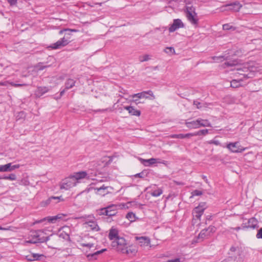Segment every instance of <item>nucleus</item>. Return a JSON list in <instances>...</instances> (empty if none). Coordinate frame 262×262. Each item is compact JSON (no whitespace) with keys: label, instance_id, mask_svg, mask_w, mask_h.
I'll return each mask as SVG.
<instances>
[{"label":"nucleus","instance_id":"nucleus-49","mask_svg":"<svg viewBox=\"0 0 262 262\" xmlns=\"http://www.w3.org/2000/svg\"><path fill=\"white\" fill-rule=\"evenodd\" d=\"M71 31V32H77L76 30L75 29H65L63 30H61L59 32V34H62L64 31Z\"/></svg>","mask_w":262,"mask_h":262},{"label":"nucleus","instance_id":"nucleus-36","mask_svg":"<svg viewBox=\"0 0 262 262\" xmlns=\"http://www.w3.org/2000/svg\"><path fill=\"white\" fill-rule=\"evenodd\" d=\"M208 133H209V130L207 129H205L200 130L198 132H195V136H201V135L205 136V135L208 134Z\"/></svg>","mask_w":262,"mask_h":262},{"label":"nucleus","instance_id":"nucleus-44","mask_svg":"<svg viewBox=\"0 0 262 262\" xmlns=\"http://www.w3.org/2000/svg\"><path fill=\"white\" fill-rule=\"evenodd\" d=\"M207 143L209 144H214L215 145H220V142L219 140H216L215 139L211 140L210 141H207Z\"/></svg>","mask_w":262,"mask_h":262},{"label":"nucleus","instance_id":"nucleus-38","mask_svg":"<svg viewBox=\"0 0 262 262\" xmlns=\"http://www.w3.org/2000/svg\"><path fill=\"white\" fill-rule=\"evenodd\" d=\"M164 51L169 54H174L175 53L174 49L173 47H167L164 49Z\"/></svg>","mask_w":262,"mask_h":262},{"label":"nucleus","instance_id":"nucleus-46","mask_svg":"<svg viewBox=\"0 0 262 262\" xmlns=\"http://www.w3.org/2000/svg\"><path fill=\"white\" fill-rule=\"evenodd\" d=\"M203 194L202 192L199 190H195L192 192L193 196H199Z\"/></svg>","mask_w":262,"mask_h":262},{"label":"nucleus","instance_id":"nucleus-64","mask_svg":"<svg viewBox=\"0 0 262 262\" xmlns=\"http://www.w3.org/2000/svg\"><path fill=\"white\" fill-rule=\"evenodd\" d=\"M177 183L178 184H179V185L181 184V183Z\"/></svg>","mask_w":262,"mask_h":262},{"label":"nucleus","instance_id":"nucleus-9","mask_svg":"<svg viewBox=\"0 0 262 262\" xmlns=\"http://www.w3.org/2000/svg\"><path fill=\"white\" fill-rule=\"evenodd\" d=\"M242 229H256L258 227V221L255 217H251L249 219L247 222L243 223L242 225Z\"/></svg>","mask_w":262,"mask_h":262},{"label":"nucleus","instance_id":"nucleus-32","mask_svg":"<svg viewBox=\"0 0 262 262\" xmlns=\"http://www.w3.org/2000/svg\"><path fill=\"white\" fill-rule=\"evenodd\" d=\"M199 121H200V127H211V124L209 122V121L207 119H203L202 118H199Z\"/></svg>","mask_w":262,"mask_h":262},{"label":"nucleus","instance_id":"nucleus-54","mask_svg":"<svg viewBox=\"0 0 262 262\" xmlns=\"http://www.w3.org/2000/svg\"><path fill=\"white\" fill-rule=\"evenodd\" d=\"M10 6H15L17 4V0H7Z\"/></svg>","mask_w":262,"mask_h":262},{"label":"nucleus","instance_id":"nucleus-33","mask_svg":"<svg viewBox=\"0 0 262 262\" xmlns=\"http://www.w3.org/2000/svg\"><path fill=\"white\" fill-rule=\"evenodd\" d=\"M61 196H51L49 198L47 201L45 202H42L43 206L47 205L49 204H50L51 202H53V201L54 200H57V202H59L60 200H61Z\"/></svg>","mask_w":262,"mask_h":262},{"label":"nucleus","instance_id":"nucleus-15","mask_svg":"<svg viewBox=\"0 0 262 262\" xmlns=\"http://www.w3.org/2000/svg\"><path fill=\"white\" fill-rule=\"evenodd\" d=\"M19 167V164L12 165V163H9L5 165H0V172H10Z\"/></svg>","mask_w":262,"mask_h":262},{"label":"nucleus","instance_id":"nucleus-1","mask_svg":"<svg viewBox=\"0 0 262 262\" xmlns=\"http://www.w3.org/2000/svg\"><path fill=\"white\" fill-rule=\"evenodd\" d=\"M45 230H38L31 231L29 235V239L24 241V245L27 244H36L38 243L47 242L51 240V242L48 244L50 248L55 249L57 245L58 241L60 240L59 237L56 235L51 234L50 236H46Z\"/></svg>","mask_w":262,"mask_h":262},{"label":"nucleus","instance_id":"nucleus-5","mask_svg":"<svg viewBox=\"0 0 262 262\" xmlns=\"http://www.w3.org/2000/svg\"><path fill=\"white\" fill-rule=\"evenodd\" d=\"M185 15L187 20L193 25H198L199 18L195 8L192 6H187L185 10Z\"/></svg>","mask_w":262,"mask_h":262},{"label":"nucleus","instance_id":"nucleus-22","mask_svg":"<svg viewBox=\"0 0 262 262\" xmlns=\"http://www.w3.org/2000/svg\"><path fill=\"white\" fill-rule=\"evenodd\" d=\"M108 237L110 240L114 241L120 238L118 236V231L115 228H112L109 231Z\"/></svg>","mask_w":262,"mask_h":262},{"label":"nucleus","instance_id":"nucleus-62","mask_svg":"<svg viewBox=\"0 0 262 262\" xmlns=\"http://www.w3.org/2000/svg\"><path fill=\"white\" fill-rule=\"evenodd\" d=\"M108 110V108H106V109H105V110H99V111L104 112V111H107Z\"/></svg>","mask_w":262,"mask_h":262},{"label":"nucleus","instance_id":"nucleus-16","mask_svg":"<svg viewBox=\"0 0 262 262\" xmlns=\"http://www.w3.org/2000/svg\"><path fill=\"white\" fill-rule=\"evenodd\" d=\"M66 215L63 214H58L57 215L54 216H49L45 217L40 220L36 221V223H42L45 221H48L49 223H55L57 220L62 219L63 216Z\"/></svg>","mask_w":262,"mask_h":262},{"label":"nucleus","instance_id":"nucleus-61","mask_svg":"<svg viewBox=\"0 0 262 262\" xmlns=\"http://www.w3.org/2000/svg\"><path fill=\"white\" fill-rule=\"evenodd\" d=\"M158 66H156L153 68V69L155 70H156L158 69Z\"/></svg>","mask_w":262,"mask_h":262},{"label":"nucleus","instance_id":"nucleus-23","mask_svg":"<svg viewBox=\"0 0 262 262\" xmlns=\"http://www.w3.org/2000/svg\"><path fill=\"white\" fill-rule=\"evenodd\" d=\"M49 91L48 88L46 86H39L38 87L37 90L35 92V95L36 97H40Z\"/></svg>","mask_w":262,"mask_h":262},{"label":"nucleus","instance_id":"nucleus-37","mask_svg":"<svg viewBox=\"0 0 262 262\" xmlns=\"http://www.w3.org/2000/svg\"><path fill=\"white\" fill-rule=\"evenodd\" d=\"M1 179L14 181L16 179V176L15 174L11 173V174H9L8 176H5L4 177H1Z\"/></svg>","mask_w":262,"mask_h":262},{"label":"nucleus","instance_id":"nucleus-11","mask_svg":"<svg viewBox=\"0 0 262 262\" xmlns=\"http://www.w3.org/2000/svg\"><path fill=\"white\" fill-rule=\"evenodd\" d=\"M227 148L231 152L235 153L242 152L245 150V148L239 145L238 142L228 144L227 145Z\"/></svg>","mask_w":262,"mask_h":262},{"label":"nucleus","instance_id":"nucleus-28","mask_svg":"<svg viewBox=\"0 0 262 262\" xmlns=\"http://www.w3.org/2000/svg\"><path fill=\"white\" fill-rule=\"evenodd\" d=\"M139 241V244L141 246H147L150 244V241L148 238L145 237H137Z\"/></svg>","mask_w":262,"mask_h":262},{"label":"nucleus","instance_id":"nucleus-40","mask_svg":"<svg viewBox=\"0 0 262 262\" xmlns=\"http://www.w3.org/2000/svg\"><path fill=\"white\" fill-rule=\"evenodd\" d=\"M149 59V56L147 54H145L142 56L139 57V60L140 62L148 61Z\"/></svg>","mask_w":262,"mask_h":262},{"label":"nucleus","instance_id":"nucleus-45","mask_svg":"<svg viewBox=\"0 0 262 262\" xmlns=\"http://www.w3.org/2000/svg\"><path fill=\"white\" fill-rule=\"evenodd\" d=\"M170 137L172 138L184 139V136H183V134H173V135H171Z\"/></svg>","mask_w":262,"mask_h":262},{"label":"nucleus","instance_id":"nucleus-43","mask_svg":"<svg viewBox=\"0 0 262 262\" xmlns=\"http://www.w3.org/2000/svg\"><path fill=\"white\" fill-rule=\"evenodd\" d=\"M19 184L24 186H28L30 184V182L27 179L24 178L21 179V180L19 182Z\"/></svg>","mask_w":262,"mask_h":262},{"label":"nucleus","instance_id":"nucleus-60","mask_svg":"<svg viewBox=\"0 0 262 262\" xmlns=\"http://www.w3.org/2000/svg\"><path fill=\"white\" fill-rule=\"evenodd\" d=\"M0 230H7V229L0 227Z\"/></svg>","mask_w":262,"mask_h":262},{"label":"nucleus","instance_id":"nucleus-27","mask_svg":"<svg viewBox=\"0 0 262 262\" xmlns=\"http://www.w3.org/2000/svg\"><path fill=\"white\" fill-rule=\"evenodd\" d=\"M76 81L72 78L68 79L65 82V89L69 90L72 88L75 84Z\"/></svg>","mask_w":262,"mask_h":262},{"label":"nucleus","instance_id":"nucleus-12","mask_svg":"<svg viewBox=\"0 0 262 262\" xmlns=\"http://www.w3.org/2000/svg\"><path fill=\"white\" fill-rule=\"evenodd\" d=\"M116 206L114 205L108 206L106 207L101 208V214L105 215L110 216H114L116 213Z\"/></svg>","mask_w":262,"mask_h":262},{"label":"nucleus","instance_id":"nucleus-8","mask_svg":"<svg viewBox=\"0 0 262 262\" xmlns=\"http://www.w3.org/2000/svg\"><path fill=\"white\" fill-rule=\"evenodd\" d=\"M70 42V37L64 36L55 43L51 45L49 47L54 50L58 49L67 46Z\"/></svg>","mask_w":262,"mask_h":262},{"label":"nucleus","instance_id":"nucleus-29","mask_svg":"<svg viewBox=\"0 0 262 262\" xmlns=\"http://www.w3.org/2000/svg\"><path fill=\"white\" fill-rule=\"evenodd\" d=\"M243 81V78L238 80L233 79L230 82V86L233 88H237L242 86V81Z\"/></svg>","mask_w":262,"mask_h":262},{"label":"nucleus","instance_id":"nucleus-7","mask_svg":"<svg viewBox=\"0 0 262 262\" xmlns=\"http://www.w3.org/2000/svg\"><path fill=\"white\" fill-rule=\"evenodd\" d=\"M127 243L124 238L121 237L112 242V246L115 250L122 253L126 247Z\"/></svg>","mask_w":262,"mask_h":262},{"label":"nucleus","instance_id":"nucleus-55","mask_svg":"<svg viewBox=\"0 0 262 262\" xmlns=\"http://www.w3.org/2000/svg\"><path fill=\"white\" fill-rule=\"evenodd\" d=\"M220 11L221 12H224L225 11H228L229 10V8H228V7L226 6V5H225V6H223L222 7H221L220 8Z\"/></svg>","mask_w":262,"mask_h":262},{"label":"nucleus","instance_id":"nucleus-19","mask_svg":"<svg viewBox=\"0 0 262 262\" xmlns=\"http://www.w3.org/2000/svg\"><path fill=\"white\" fill-rule=\"evenodd\" d=\"M137 251L138 250L135 246L133 245L127 246L126 245L122 253H125L129 255H135Z\"/></svg>","mask_w":262,"mask_h":262},{"label":"nucleus","instance_id":"nucleus-48","mask_svg":"<svg viewBox=\"0 0 262 262\" xmlns=\"http://www.w3.org/2000/svg\"><path fill=\"white\" fill-rule=\"evenodd\" d=\"M256 237L257 238H262V228H260L258 231L256 235Z\"/></svg>","mask_w":262,"mask_h":262},{"label":"nucleus","instance_id":"nucleus-30","mask_svg":"<svg viewBox=\"0 0 262 262\" xmlns=\"http://www.w3.org/2000/svg\"><path fill=\"white\" fill-rule=\"evenodd\" d=\"M8 84H10L11 85L14 86V87L28 85V84H26V83H15L13 82H9L7 81H6L4 82H0V85L7 86Z\"/></svg>","mask_w":262,"mask_h":262},{"label":"nucleus","instance_id":"nucleus-20","mask_svg":"<svg viewBox=\"0 0 262 262\" xmlns=\"http://www.w3.org/2000/svg\"><path fill=\"white\" fill-rule=\"evenodd\" d=\"M140 160L141 161V163L142 164H143L144 165H145V166H149V165H152L154 164H155L156 163L165 164V162L164 161L163 162H160V161H159V159H155V158H151V159H147V160H145V159L140 158Z\"/></svg>","mask_w":262,"mask_h":262},{"label":"nucleus","instance_id":"nucleus-58","mask_svg":"<svg viewBox=\"0 0 262 262\" xmlns=\"http://www.w3.org/2000/svg\"><path fill=\"white\" fill-rule=\"evenodd\" d=\"M242 228L240 227H237L235 228H231V229L235 230L236 231H239Z\"/></svg>","mask_w":262,"mask_h":262},{"label":"nucleus","instance_id":"nucleus-35","mask_svg":"<svg viewBox=\"0 0 262 262\" xmlns=\"http://www.w3.org/2000/svg\"><path fill=\"white\" fill-rule=\"evenodd\" d=\"M126 218L132 222L135 221L136 215L133 212H129L126 215Z\"/></svg>","mask_w":262,"mask_h":262},{"label":"nucleus","instance_id":"nucleus-51","mask_svg":"<svg viewBox=\"0 0 262 262\" xmlns=\"http://www.w3.org/2000/svg\"><path fill=\"white\" fill-rule=\"evenodd\" d=\"M184 138H190L192 136H195V133H188L186 134H183Z\"/></svg>","mask_w":262,"mask_h":262},{"label":"nucleus","instance_id":"nucleus-42","mask_svg":"<svg viewBox=\"0 0 262 262\" xmlns=\"http://www.w3.org/2000/svg\"><path fill=\"white\" fill-rule=\"evenodd\" d=\"M212 59L215 60V62L222 61L224 60H227V58H225L224 56H214L212 57Z\"/></svg>","mask_w":262,"mask_h":262},{"label":"nucleus","instance_id":"nucleus-57","mask_svg":"<svg viewBox=\"0 0 262 262\" xmlns=\"http://www.w3.org/2000/svg\"><path fill=\"white\" fill-rule=\"evenodd\" d=\"M133 102H134L136 104H139V103H140V101H138V99H134L133 100Z\"/></svg>","mask_w":262,"mask_h":262},{"label":"nucleus","instance_id":"nucleus-14","mask_svg":"<svg viewBox=\"0 0 262 262\" xmlns=\"http://www.w3.org/2000/svg\"><path fill=\"white\" fill-rule=\"evenodd\" d=\"M25 257L28 261H32L35 260H40L42 258H45V256L43 254H40L37 253H34L32 252H29L27 255H25Z\"/></svg>","mask_w":262,"mask_h":262},{"label":"nucleus","instance_id":"nucleus-50","mask_svg":"<svg viewBox=\"0 0 262 262\" xmlns=\"http://www.w3.org/2000/svg\"><path fill=\"white\" fill-rule=\"evenodd\" d=\"M60 236L62 237L64 239L66 240L70 241V235L68 234L65 233V234L63 235V233H61Z\"/></svg>","mask_w":262,"mask_h":262},{"label":"nucleus","instance_id":"nucleus-17","mask_svg":"<svg viewBox=\"0 0 262 262\" xmlns=\"http://www.w3.org/2000/svg\"><path fill=\"white\" fill-rule=\"evenodd\" d=\"M93 219L86 221L84 223V225L86 228H89L93 231H98L100 230V228L97 223L94 220V217H92Z\"/></svg>","mask_w":262,"mask_h":262},{"label":"nucleus","instance_id":"nucleus-63","mask_svg":"<svg viewBox=\"0 0 262 262\" xmlns=\"http://www.w3.org/2000/svg\"><path fill=\"white\" fill-rule=\"evenodd\" d=\"M112 160V159H110L109 160V162H111Z\"/></svg>","mask_w":262,"mask_h":262},{"label":"nucleus","instance_id":"nucleus-31","mask_svg":"<svg viewBox=\"0 0 262 262\" xmlns=\"http://www.w3.org/2000/svg\"><path fill=\"white\" fill-rule=\"evenodd\" d=\"M248 64V73H252V77L254 76L255 73L259 71L258 68L255 66L253 63H246Z\"/></svg>","mask_w":262,"mask_h":262},{"label":"nucleus","instance_id":"nucleus-47","mask_svg":"<svg viewBox=\"0 0 262 262\" xmlns=\"http://www.w3.org/2000/svg\"><path fill=\"white\" fill-rule=\"evenodd\" d=\"M49 67V66H43L42 65L41 63H39L37 64V65L36 66V67L37 68V69L38 70H42L45 68Z\"/></svg>","mask_w":262,"mask_h":262},{"label":"nucleus","instance_id":"nucleus-53","mask_svg":"<svg viewBox=\"0 0 262 262\" xmlns=\"http://www.w3.org/2000/svg\"><path fill=\"white\" fill-rule=\"evenodd\" d=\"M193 104L195 105L198 108H201L202 107L201 103L198 101H194Z\"/></svg>","mask_w":262,"mask_h":262},{"label":"nucleus","instance_id":"nucleus-39","mask_svg":"<svg viewBox=\"0 0 262 262\" xmlns=\"http://www.w3.org/2000/svg\"><path fill=\"white\" fill-rule=\"evenodd\" d=\"M208 233L211 235L212 234L214 233L216 231V228L213 226H210L206 228Z\"/></svg>","mask_w":262,"mask_h":262},{"label":"nucleus","instance_id":"nucleus-24","mask_svg":"<svg viewBox=\"0 0 262 262\" xmlns=\"http://www.w3.org/2000/svg\"><path fill=\"white\" fill-rule=\"evenodd\" d=\"M124 108L128 111V113L131 115L139 116L141 114L140 111L139 110L135 109L133 106H126L124 107Z\"/></svg>","mask_w":262,"mask_h":262},{"label":"nucleus","instance_id":"nucleus-3","mask_svg":"<svg viewBox=\"0 0 262 262\" xmlns=\"http://www.w3.org/2000/svg\"><path fill=\"white\" fill-rule=\"evenodd\" d=\"M86 173L84 171H80L75 173L74 175L64 179L60 184L61 189L69 190L76 186L78 180L85 178Z\"/></svg>","mask_w":262,"mask_h":262},{"label":"nucleus","instance_id":"nucleus-41","mask_svg":"<svg viewBox=\"0 0 262 262\" xmlns=\"http://www.w3.org/2000/svg\"><path fill=\"white\" fill-rule=\"evenodd\" d=\"M223 29L224 30H231V29H232L233 30H235V28L234 27H233V26L230 25L228 24H226L223 25Z\"/></svg>","mask_w":262,"mask_h":262},{"label":"nucleus","instance_id":"nucleus-10","mask_svg":"<svg viewBox=\"0 0 262 262\" xmlns=\"http://www.w3.org/2000/svg\"><path fill=\"white\" fill-rule=\"evenodd\" d=\"M95 193L96 194L104 196L105 195L110 193L109 190H112L113 188L111 186H105L104 185H102L99 187H94L93 188Z\"/></svg>","mask_w":262,"mask_h":262},{"label":"nucleus","instance_id":"nucleus-2","mask_svg":"<svg viewBox=\"0 0 262 262\" xmlns=\"http://www.w3.org/2000/svg\"><path fill=\"white\" fill-rule=\"evenodd\" d=\"M236 60H230L226 61L221 65L223 68L236 66V68L232 70L236 71L234 74L235 75H242L244 79H248L252 77V73H248V64H245L242 66H237Z\"/></svg>","mask_w":262,"mask_h":262},{"label":"nucleus","instance_id":"nucleus-26","mask_svg":"<svg viewBox=\"0 0 262 262\" xmlns=\"http://www.w3.org/2000/svg\"><path fill=\"white\" fill-rule=\"evenodd\" d=\"M210 236V234L208 233L207 230L206 229H204L201 230L199 234L198 235V236L197 237V239L198 240H200V241H202L203 239L205 238L208 237V236Z\"/></svg>","mask_w":262,"mask_h":262},{"label":"nucleus","instance_id":"nucleus-52","mask_svg":"<svg viewBox=\"0 0 262 262\" xmlns=\"http://www.w3.org/2000/svg\"><path fill=\"white\" fill-rule=\"evenodd\" d=\"M134 177L136 178H143L144 177V172L142 171L140 173H137L135 175H134Z\"/></svg>","mask_w":262,"mask_h":262},{"label":"nucleus","instance_id":"nucleus-59","mask_svg":"<svg viewBox=\"0 0 262 262\" xmlns=\"http://www.w3.org/2000/svg\"><path fill=\"white\" fill-rule=\"evenodd\" d=\"M230 250L231 251L234 252L236 250V248L234 247H231Z\"/></svg>","mask_w":262,"mask_h":262},{"label":"nucleus","instance_id":"nucleus-25","mask_svg":"<svg viewBox=\"0 0 262 262\" xmlns=\"http://www.w3.org/2000/svg\"><path fill=\"white\" fill-rule=\"evenodd\" d=\"M199 123L200 121H199L198 119L196 120L192 121H186L185 122V125L188 128L195 129L200 127Z\"/></svg>","mask_w":262,"mask_h":262},{"label":"nucleus","instance_id":"nucleus-18","mask_svg":"<svg viewBox=\"0 0 262 262\" xmlns=\"http://www.w3.org/2000/svg\"><path fill=\"white\" fill-rule=\"evenodd\" d=\"M149 96H154L153 93L151 91H143L139 93L134 94L132 95V97L133 98L147 99L149 98Z\"/></svg>","mask_w":262,"mask_h":262},{"label":"nucleus","instance_id":"nucleus-4","mask_svg":"<svg viewBox=\"0 0 262 262\" xmlns=\"http://www.w3.org/2000/svg\"><path fill=\"white\" fill-rule=\"evenodd\" d=\"M80 245L82 247H85L89 249V251L91 252L90 253H88L89 251L88 250H84L86 257L89 260L96 259V256L98 254H99L106 250L105 249H104L101 250L94 251L95 250V247L94 244L92 243H81Z\"/></svg>","mask_w":262,"mask_h":262},{"label":"nucleus","instance_id":"nucleus-21","mask_svg":"<svg viewBox=\"0 0 262 262\" xmlns=\"http://www.w3.org/2000/svg\"><path fill=\"white\" fill-rule=\"evenodd\" d=\"M226 6L229 8V10L234 12H238L242 7V5L238 2H235L233 3L227 4Z\"/></svg>","mask_w":262,"mask_h":262},{"label":"nucleus","instance_id":"nucleus-34","mask_svg":"<svg viewBox=\"0 0 262 262\" xmlns=\"http://www.w3.org/2000/svg\"><path fill=\"white\" fill-rule=\"evenodd\" d=\"M162 193L163 190L160 188H158L157 189H152L150 194L152 196L158 197L162 194Z\"/></svg>","mask_w":262,"mask_h":262},{"label":"nucleus","instance_id":"nucleus-56","mask_svg":"<svg viewBox=\"0 0 262 262\" xmlns=\"http://www.w3.org/2000/svg\"><path fill=\"white\" fill-rule=\"evenodd\" d=\"M67 90H66L65 89H63V90H62L61 92H60V97L62 96L64 93H65L66 91Z\"/></svg>","mask_w":262,"mask_h":262},{"label":"nucleus","instance_id":"nucleus-13","mask_svg":"<svg viewBox=\"0 0 262 262\" xmlns=\"http://www.w3.org/2000/svg\"><path fill=\"white\" fill-rule=\"evenodd\" d=\"M184 27L183 23L180 19H175L173 21L172 24L169 27L168 30L169 32H173L179 28Z\"/></svg>","mask_w":262,"mask_h":262},{"label":"nucleus","instance_id":"nucleus-6","mask_svg":"<svg viewBox=\"0 0 262 262\" xmlns=\"http://www.w3.org/2000/svg\"><path fill=\"white\" fill-rule=\"evenodd\" d=\"M206 208L205 203H201L199 205L194 208L192 211V215L193 216V222L196 220L200 221L201 217L204 213L205 209Z\"/></svg>","mask_w":262,"mask_h":262}]
</instances>
